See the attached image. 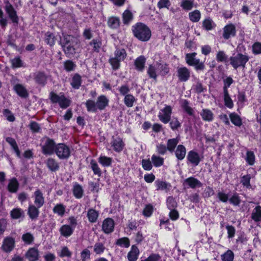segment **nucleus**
<instances>
[{"label":"nucleus","instance_id":"1","mask_svg":"<svg viewBox=\"0 0 261 261\" xmlns=\"http://www.w3.org/2000/svg\"><path fill=\"white\" fill-rule=\"evenodd\" d=\"M132 31L134 36L141 41H147L151 36L149 28L141 22L137 23L133 25Z\"/></svg>","mask_w":261,"mask_h":261},{"label":"nucleus","instance_id":"2","mask_svg":"<svg viewBox=\"0 0 261 261\" xmlns=\"http://www.w3.org/2000/svg\"><path fill=\"white\" fill-rule=\"evenodd\" d=\"M60 43L67 57H70L75 54V42L72 36L70 35L63 36V38L61 40Z\"/></svg>","mask_w":261,"mask_h":261},{"label":"nucleus","instance_id":"3","mask_svg":"<svg viewBox=\"0 0 261 261\" xmlns=\"http://www.w3.org/2000/svg\"><path fill=\"white\" fill-rule=\"evenodd\" d=\"M49 98L53 103H59L60 107L62 109L67 108L71 103V100L61 93L58 95L54 92H51L49 93Z\"/></svg>","mask_w":261,"mask_h":261},{"label":"nucleus","instance_id":"4","mask_svg":"<svg viewBox=\"0 0 261 261\" xmlns=\"http://www.w3.org/2000/svg\"><path fill=\"white\" fill-rule=\"evenodd\" d=\"M248 60V56L241 53H238L229 58L230 64L235 69L240 67L244 68Z\"/></svg>","mask_w":261,"mask_h":261},{"label":"nucleus","instance_id":"5","mask_svg":"<svg viewBox=\"0 0 261 261\" xmlns=\"http://www.w3.org/2000/svg\"><path fill=\"white\" fill-rule=\"evenodd\" d=\"M196 55V53L187 54L185 57L186 63L189 66H194L195 70L197 71L203 70L205 68V65L203 62H200L199 59L195 58Z\"/></svg>","mask_w":261,"mask_h":261},{"label":"nucleus","instance_id":"6","mask_svg":"<svg viewBox=\"0 0 261 261\" xmlns=\"http://www.w3.org/2000/svg\"><path fill=\"white\" fill-rule=\"evenodd\" d=\"M56 145L54 140L49 138H46L41 144L42 152L45 155H51L54 154Z\"/></svg>","mask_w":261,"mask_h":261},{"label":"nucleus","instance_id":"7","mask_svg":"<svg viewBox=\"0 0 261 261\" xmlns=\"http://www.w3.org/2000/svg\"><path fill=\"white\" fill-rule=\"evenodd\" d=\"M55 153L61 160L67 159L70 155L71 151L69 147L64 143H59L56 145Z\"/></svg>","mask_w":261,"mask_h":261},{"label":"nucleus","instance_id":"8","mask_svg":"<svg viewBox=\"0 0 261 261\" xmlns=\"http://www.w3.org/2000/svg\"><path fill=\"white\" fill-rule=\"evenodd\" d=\"M172 111V109L170 106H166L159 113L158 115L159 119L164 123H168L171 120Z\"/></svg>","mask_w":261,"mask_h":261},{"label":"nucleus","instance_id":"9","mask_svg":"<svg viewBox=\"0 0 261 261\" xmlns=\"http://www.w3.org/2000/svg\"><path fill=\"white\" fill-rule=\"evenodd\" d=\"M203 156L200 155L198 152L191 150L187 154V159L188 161L194 166H197L203 159Z\"/></svg>","mask_w":261,"mask_h":261},{"label":"nucleus","instance_id":"10","mask_svg":"<svg viewBox=\"0 0 261 261\" xmlns=\"http://www.w3.org/2000/svg\"><path fill=\"white\" fill-rule=\"evenodd\" d=\"M177 76L179 81L185 82L189 80L190 77V71L186 67H178Z\"/></svg>","mask_w":261,"mask_h":261},{"label":"nucleus","instance_id":"11","mask_svg":"<svg viewBox=\"0 0 261 261\" xmlns=\"http://www.w3.org/2000/svg\"><path fill=\"white\" fill-rule=\"evenodd\" d=\"M15 240L12 237H6L4 239L2 249L5 252H11L14 248Z\"/></svg>","mask_w":261,"mask_h":261},{"label":"nucleus","instance_id":"12","mask_svg":"<svg viewBox=\"0 0 261 261\" xmlns=\"http://www.w3.org/2000/svg\"><path fill=\"white\" fill-rule=\"evenodd\" d=\"M5 10L12 22L17 23L18 22V17L16 14V11L14 10L12 5L8 2L6 3Z\"/></svg>","mask_w":261,"mask_h":261},{"label":"nucleus","instance_id":"13","mask_svg":"<svg viewBox=\"0 0 261 261\" xmlns=\"http://www.w3.org/2000/svg\"><path fill=\"white\" fill-rule=\"evenodd\" d=\"M34 202L35 205L38 207H42L45 203L44 197L42 192L39 190L37 189L33 195Z\"/></svg>","mask_w":261,"mask_h":261},{"label":"nucleus","instance_id":"14","mask_svg":"<svg viewBox=\"0 0 261 261\" xmlns=\"http://www.w3.org/2000/svg\"><path fill=\"white\" fill-rule=\"evenodd\" d=\"M114 221L112 218H107L103 221L102 229L105 233L109 234L113 231Z\"/></svg>","mask_w":261,"mask_h":261},{"label":"nucleus","instance_id":"15","mask_svg":"<svg viewBox=\"0 0 261 261\" xmlns=\"http://www.w3.org/2000/svg\"><path fill=\"white\" fill-rule=\"evenodd\" d=\"M236 30L234 24L230 23L226 25L223 29V37L225 39H228L231 37L236 35Z\"/></svg>","mask_w":261,"mask_h":261},{"label":"nucleus","instance_id":"16","mask_svg":"<svg viewBox=\"0 0 261 261\" xmlns=\"http://www.w3.org/2000/svg\"><path fill=\"white\" fill-rule=\"evenodd\" d=\"M109 102V99L105 95H102L98 96L96 102L97 110L100 111L104 110L108 106Z\"/></svg>","mask_w":261,"mask_h":261},{"label":"nucleus","instance_id":"17","mask_svg":"<svg viewBox=\"0 0 261 261\" xmlns=\"http://www.w3.org/2000/svg\"><path fill=\"white\" fill-rule=\"evenodd\" d=\"M25 257L29 261H37L39 258V251L34 247L30 248L25 253Z\"/></svg>","mask_w":261,"mask_h":261},{"label":"nucleus","instance_id":"18","mask_svg":"<svg viewBox=\"0 0 261 261\" xmlns=\"http://www.w3.org/2000/svg\"><path fill=\"white\" fill-rule=\"evenodd\" d=\"M41 207H38L34 204H30L28 209V215L32 220L37 219L39 214V208Z\"/></svg>","mask_w":261,"mask_h":261},{"label":"nucleus","instance_id":"19","mask_svg":"<svg viewBox=\"0 0 261 261\" xmlns=\"http://www.w3.org/2000/svg\"><path fill=\"white\" fill-rule=\"evenodd\" d=\"M111 144L113 147V149L118 152L121 151L124 146V144L122 139L119 137L116 138L113 137Z\"/></svg>","mask_w":261,"mask_h":261},{"label":"nucleus","instance_id":"20","mask_svg":"<svg viewBox=\"0 0 261 261\" xmlns=\"http://www.w3.org/2000/svg\"><path fill=\"white\" fill-rule=\"evenodd\" d=\"M74 230L72 226L65 224L60 227L59 231L61 236L65 238H68L73 234Z\"/></svg>","mask_w":261,"mask_h":261},{"label":"nucleus","instance_id":"21","mask_svg":"<svg viewBox=\"0 0 261 261\" xmlns=\"http://www.w3.org/2000/svg\"><path fill=\"white\" fill-rule=\"evenodd\" d=\"M45 164L49 170L53 172L56 171L59 169L58 162L54 158H49L45 161Z\"/></svg>","mask_w":261,"mask_h":261},{"label":"nucleus","instance_id":"22","mask_svg":"<svg viewBox=\"0 0 261 261\" xmlns=\"http://www.w3.org/2000/svg\"><path fill=\"white\" fill-rule=\"evenodd\" d=\"M146 59L143 56H140L135 61V68L139 71H143L145 68Z\"/></svg>","mask_w":261,"mask_h":261},{"label":"nucleus","instance_id":"23","mask_svg":"<svg viewBox=\"0 0 261 261\" xmlns=\"http://www.w3.org/2000/svg\"><path fill=\"white\" fill-rule=\"evenodd\" d=\"M47 76L43 72H38L36 73L34 76V80L38 84L44 86L47 81Z\"/></svg>","mask_w":261,"mask_h":261},{"label":"nucleus","instance_id":"24","mask_svg":"<svg viewBox=\"0 0 261 261\" xmlns=\"http://www.w3.org/2000/svg\"><path fill=\"white\" fill-rule=\"evenodd\" d=\"M159 74L162 76H165L170 71L168 65L166 63H156L155 64Z\"/></svg>","mask_w":261,"mask_h":261},{"label":"nucleus","instance_id":"25","mask_svg":"<svg viewBox=\"0 0 261 261\" xmlns=\"http://www.w3.org/2000/svg\"><path fill=\"white\" fill-rule=\"evenodd\" d=\"M25 214L24 211L20 208H14L10 212V216L13 219L23 218Z\"/></svg>","mask_w":261,"mask_h":261},{"label":"nucleus","instance_id":"26","mask_svg":"<svg viewBox=\"0 0 261 261\" xmlns=\"http://www.w3.org/2000/svg\"><path fill=\"white\" fill-rule=\"evenodd\" d=\"M158 70L156 65L150 64L147 68V73L150 79L156 81Z\"/></svg>","mask_w":261,"mask_h":261},{"label":"nucleus","instance_id":"27","mask_svg":"<svg viewBox=\"0 0 261 261\" xmlns=\"http://www.w3.org/2000/svg\"><path fill=\"white\" fill-rule=\"evenodd\" d=\"M200 114L204 121L210 122L214 119V114L209 109H203Z\"/></svg>","mask_w":261,"mask_h":261},{"label":"nucleus","instance_id":"28","mask_svg":"<svg viewBox=\"0 0 261 261\" xmlns=\"http://www.w3.org/2000/svg\"><path fill=\"white\" fill-rule=\"evenodd\" d=\"M139 254V250L138 247L133 245L131 250L127 254V258L129 261H136Z\"/></svg>","mask_w":261,"mask_h":261},{"label":"nucleus","instance_id":"29","mask_svg":"<svg viewBox=\"0 0 261 261\" xmlns=\"http://www.w3.org/2000/svg\"><path fill=\"white\" fill-rule=\"evenodd\" d=\"M176 157L178 160H183L186 154V149L185 147L182 145H178L175 151Z\"/></svg>","mask_w":261,"mask_h":261},{"label":"nucleus","instance_id":"30","mask_svg":"<svg viewBox=\"0 0 261 261\" xmlns=\"http://www.w3.org/2000/svg\"><path fill=\"white\" fill-rule=\"evenodd\" d=\"M19 184L15 178L11 179L8 185V190L11 193H16L18 190Z\"/></svg>","mask_w":261,"mask_h":261},{"label":"nucleus","instance_id":"31","mask_svg":"<svg viewBox=\"0 0 261 261\" xmlns=\"http://www.w3.org/2000/svg\"><path fill=\"white\" fill-rule=\"evenodd\" d=\"M179 142V139L178 137L168 140L166 146L168 150L170 152H173Z\"/></svg>","mask_w":261,"mask_h":261},{"label":"nucleus","instance_id":"32","mask_svg":"<svg viewBox=\"0 0 261 261\" xmlns=\"http://www.w3.org/2000/svg\"><path fill=\"white\" fill-rule=\"evenodd\" d=\"M185 182L186 183L190 188H195L196 187H201V183L197 179L190 177L185 180Z\"/></svg>","mask_w":261,"mask_h":261},{"label":"nucleus","instance_id":"33","mask_svg":"<svg viewBox=\"0 0 261 261\" xmlns=\"http://www.w3.org/2000/svg\"><path fill=\"white\" fill-rule=\"evenodd\" d=\"M84 190L82 187L77 182L74 183L73 188V194L76 198H81L83 196Z\"/></svg>","mask_w":261,"mask_h":261},{"label":"nucleus","instance_id":"34","mask_svg":"<svg viewBox=\"0 0 261 261\" xmlns=\"http://www.w3.org/2000/svg\"><path fill=\"white\" fill-rule=\"evenodd\" d=\"M98 213L96 210L90 208L87 212V217L88 220L91 223H95L98 218Z\"/></svg>","mask_w":261,"mask_h":261},{"label":"nucleus","instance_id":"35","mask_svg":"<svg viewBox=\"0 0 261 261\" xmlns=\"http://www.w3.org/2000/svg\"><path fill=\"white\" fill-rule=\"evenodd\" d=\"M251 218L255 222L261 221V206L258 205L255 207L251 214Z\"/></svg>","mask_w":261,"mask_h":261},{"label":"nucleus","instance_id":"36","mask_svg":"<svg viewBox=\"0 0 261 261\" xmlns=\"http://www.w3.org/2000/svg\"><path fill=\"white\" fill-rule=\"evenodd\" d=\"M126 55L127 54L124 49L117 48L114 52V56L113 57L120 61H122L126 58Z\"/></svg>","mask_w":261,"mask_h":261},{"label":"nucleus","instance_id":"37","mask_svg":"<svg viewBox=\"0 0 261 261\" xmlns=\"http://www.w3.org/2000/svg\"><path fill=\"white\" fill-rule=\"evenodd\" d=\"M6 141L11 146L15 152H16L17 156L18 158L20 157V151L18 148L17 143L14 139L11 137H7L6 139Z\"/></svg>","mask_w":261,"mask_h":261},{"label":"nucleus","instance_id":"38","mask_svg":"<svg viewBox=\"0 0 261 261\" xmlns=\"http://www.w3.org/2000/svg\"><path fill=\"white\" fill-rule=\"evenodd\" d=\"M151 162L155 167L162 166L164 163V159L160 156L153 154L151 156Z\"/></svg>","mask_w":261,"mask_h":261},{"label":"nucleus","instance_id":"39","mask_svg":"<svg viewBox=\"0 0 261 261\" xmlns=\"http://www.w3.org/2000/svg\"><path fill=\"white\" fill-rule=\"evenodd\" d=\"M14 89L16 93L22 97H26L28 96L25 88L20 84H17L14 87Z\"/></svg>","mask_w":261,"mask_h":261},{"label":"nucleus","instance_id":"40","mask_svg":"<svg viewBox=\"0 0 261 261\" xmlns=\"http://www.w3.org/2000/svg\"><path fill=\"white\" fill-rule=\"evenodd\" d=\"M190 20L193 22H197L199 21L201 18L200 12L198 10H195L189 13Z\"/></svg>","mask_w":261,"mask_h":261},{"label":"nucleus","instance_id":"41","mask_svg":"<svg viewBox=\"0 0 261 261\" xmlns=\"http://www.w3.org/2000/svg\"><path fill=\"white\" fill-rule=\"evenodd\" d=\"M85 106L88 112H96L97 110L96 102L93 100H87L85 102Z\"/></svg>","mask_w":261,"mask_h":261},{"label":"nucleus","instance_id":"42","mask_svg":"<svg viewBox=\"0 0 261 261\" xmlns=\"http://www.w3.org/2000/svg\"><path fill=\"white\" fill-rule=\"evenodd\" d=\"M65 206L62 204H57L53 208V212L59 216L63 217L65 213Z\"/></svg>","mask_w":261,"mask_h":261},{"label":"nucleus","instance_id":"43","mask_svg":"<svg viewBox=\"0 0 261 261\" xmlns=\"http://www.w3.org/2000/svg\"><path fill=\"white\" fill-rule=\"evenodd\" d=\"M98 161L103 166L108 167L111 165L112 159L106 156H100L98 159Z\"/></svg>","mask_w":261,"mask_h":261},{"label":"nucleus","instance_id":"44","mask_svg":"<svg viewBox=\"0 0 261 261\" xmlns=\"http://www.w3.org/2000/svg\"><path fill=\"white\" fill-rule=\"evenodd\" d=\"M106 247L104 244L101 242L96 243L93 246V251L96 254H101L105 250Z\"/></svg>","mask_w":261,"mask_h":261},{"label":"nucleus","instance_id":"45","mask_svg":"<svg viewBox=\"0 0 261 261\" xmlns=\"http://www.w3.org/2000/svg\"><path fill=\"white\" fill-rule=\"evenodd\" d=\"M71 85L73 88L79 89L81 85V76L77 74H75L72 77Z\"/></svg>","mask_w":261,"mask_h":261},{"label":"nucleus","instance_id":"46","mask_svg":"<svg viewBox=\"0 0 261 261\" xmlns=\"http://www.w3.org/2000/svg\"><path fill=\"white\" fill-rule=\"evenodd\" d=\"M229 117L231 122L235 125L240 126L242 125V120L240 116L236 113H231Z\"/></svg>","mask_w":261,"mask_h":261},{"label":"nucleus","instance_id":"47","mask_svg":"<svg viewBox=\"0 0 261 261\" xmlns=\"http://www.w3.org/2000/svg\"><path fill=\"white\" fill-rule=\"evenodd\" d=\"M108 24L110 28L116 29L119 26V19L117 17H112L109 19Z\"/></svg>","mask_w":261,"mask_h":261},{"label":"nucleus","instance_id":"48","mask_svg":"<svg viewBox=\"0 0 261 261\" xmlns=\"http://www.w3.org/2000/svg\"><path fill=\"white\" fill-rule=\"evenodd\" d=\"M181 107L188 115L190 116L193 115V110L191 107L189 106V103L187 100L185 99L182 100Z\"/></svg>","mask_w":261,"mask_h":261},{"label":"nucleus","instance_id":"49","mask_svg":"<svg viewBox=\"0 0 261 261\" xmlns=\"http://www.w3.org/2000/svg\"><path fill=\"white\" fill-rule=\"evenodd\" d=\"M181 107L188 115L190 116L193 115V110L191 107L189 106V103L187 100L185 99L182 100Z\"/></svg>","mask_w":261,"mask_h":261},{"label":"nucleus","instance_id":"50","mask_svg":"<svg viewBox=\"0 0 261 261\" xmlns=\"http://www.w3.org/2000/svg\"><path fill=\"white\" fill-rule=\"evenodd\" d=\"M123 21L124 24H128L133 18L132 13L128 10L124 11L122 14Z\"/></svg>","mask_w":261,"mask_h":261},{"label":"nucleus","instance_id":"51","mask_svg":"<svg viewBox=\"0 0 261 261\" xmlns=\"http://www.w3.org/2000/svg\"><path fill=\"white\" fill-rule=\"evenodd\" d=\"M22 240L27 244H31L34 241L33 235L30 232H27L22 236Z\"/></svg>","mask_w":261,"mask_h":261},{"label":"nucleus","instance_id":"52","mask_svg":"<svg viewBox=\"0 0 261 261\" xmlns=\"http://www.w3.org/2000/svg\"><path fill=\"white\" fill-rule=\"evenodd\" d=\"M216 60L218 62H228V56L223 50H219L216 55Z\"/></svg>","mask_w":261,"mask_h":261},{"label":"nucleus","instance_id":"53","mask_svg":"<svg viewBox=\"0 0 261 261\" xmlns=\"http://www.w3.org/2000/svg\"><path fill=\"white\" fill-rule=\"evenodd\" d=\"M222 261H233L234 259L233 252L228 249L226 252L221 255Z\"/></svg>","mask_w":261,"mask_h":261},{"label":"nucleus","instance_id":"54","mask_svg":"<svg viewBox=\"0 0 261 261\" xmlns=\"http://www.w3.org/2000/svg\"><path fill=\"white\" fill-rule=\"evenodd\" d=\"M91 168L93 171V173L95 175H97L98 176H100L102 173L100 169L99 168L97 163L94 161L91 160L90 162Z\"/></svg>","mask_w":261,"mask_h":261},{"label":"nucleus","instance_id":"55","mask_svg":"<svg viewBox=\"0 0 261 261\" xmlns=\"http://www.w3.org/2000/svg\"><path fill=\"white\" fill-rule=\"evenodd\" d=\"M135 101V97L131 94H127L125 96L124 102L127 107H132Z\"/></svg>","mask_w":261,"mask_h":261},{"label":"nucleus","instance_id":"56","mask_svg":"<svg viewBox=\"0 0 261 261\" xmlns=\"http://www.w3.org/2000/svg\"><path fill=\"white\" fill-rule=\"evenodd\" d=\"M193 1L192 0H183L180 6L185 10H190L193 7Z\"/></svg>","mask_w":261,"mask_h":261},{"label":"nucleus","instance_id":"57","mask_svg":"<svg viewBox=\"0 0 261 261\" xmlns=\"http://www.w3.org/2000/svg\"><path fill=\"white\" fill-rule=\"evenodd\" d=\"M45 41L50 46H53L55 43L56 39L54 35L52 33L50 32H47L45 34Z\"/></svg>","mask_w":261,"mask_h":261},{"label":"nucleus","instance_id":"58","mask_svg":"<svg viewBox=\"0 0 261 261\" xmlns=\"http://www.w3.org/2000/svg\"><path fill=\"white\" fill-rule=\"evenodd\" d=\"M224 100L225 105L227 108L231 109L233 107V101L229 95L228 92L226 93H224Z\"/></svg>","mask_w":261,"mask_h":261},{"label":"nucleus","instance_id":"59","mask_svg":"<svg viewBox=\"0 0 261 261\" xmlns=\"http://www.w3.org/2000/svg\"><path fill=\"white\" fill-rule=\"evenodd\" d=\"M109 62L112 66L113 70H116L119 68L120 63L121 61L118 60V59L112 57L109 59Z\"/></svg>","mask_w":261,"mask_h":261},{"label":"nucleus","instance_id":"60","mask_svg":"<svg viewBox=\"0 0 261 261\" xmlns=\"http://www.w3.org/2000/svg\"><path fill=\"white\" fill-rule=\"evenodd\" d=\"M59 255L61 257H70L72 255V253L67 247L64 246L62 248L60 252L59 253Z\"/></svg>","mask_w":261,"mask_h":261},{"label":"nucleus","instance_id":"61","mask_svg":"<svg viewBox=\"0 0 261 261\" xmlns=\"http://www.w3.org/2000/svg\"><path fill=\"white\" fill-rule=\"evenodd\" d=\"M116 244L121 247L127 248L129 246V240L127 238L124 237L117 240Z\"/></svg>","mask_w":261,"mask_h":261},{"label":"nucleus","instance_id":"62","mask_svg":"<svg viewBox=\"0 0 261 261\" xmlns=\"http://www.w3.org/2000/svg\"><path fill=\"white\" fill-rule=\"evenodd\" d=\"M167 205L168 208L170 210H174L177 206V202L172 197H169L167 200Z\"/></svg>","mask_w":261,"mask_h":261},{"label":"nucleus","instance_id":"63","mask_svg":"<svg viewBox=\"0 0 261 261\" xmlns=\"http://www.w3.org/2000/svg\"><path fill=\"white\" fill-rule=\"evenodd\" d=\"M64 66L66 71H71L74 69L76 65L72 61L67 60L64 63Z\"/></svg>","mask_w":261,"mask_h":261},{"label":"nucleus","instance_id":"64","mask_svg":"<svg viewBox=\"0 0 261 261\" xmlns=\"http://www.w3.org/2000/svg\"><path fill=\"white\" fill-rule=\"evenodd\" d=\"M170 126L172 130H176L181 126V124L177 118H173L170 120Z\"/></svg>","mask_w":261,"mask_h":261}]
</instances>
